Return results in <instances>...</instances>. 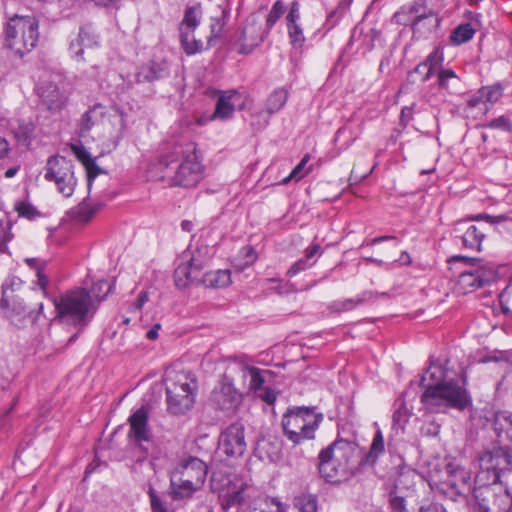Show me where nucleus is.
Returning a JSON list of instances; mask_svg holds the SVG:
<instances>
[{"mask_svg": "<svg viewBox=\"0 0 512 512\" xmlns=\"http://www.w3.org/2000/svg\"><path fill=\"white\" fill-rule=\"evenodd\" d=\"M38 94L42 104L50 111H60L66 103L65 95L57 85L47 83L38 88Z\"/></svg>", "mask_w": 512, "mask_h": 512, "instance_id": "nucleus-23", "label": "nucleus"}, {"mask_svg": "<svg viewBox=\"0 0 512 512\" xmlns=\"http://www.w3.org/2000/svg\"><path fill=\"white\" fill-rule=\"evenodd\" d=\"M429 483L451 500L473 493L474 489L471 472L455 462L447 463L443 469H431Z\"/></svg>", "mask_w": 512, "mask_h": 512, "instance_id": "nucleus-7", "label": "nucleus"}, {"mask_svg": "<svg viewBox=\"0 0 512 512\" xmlns=\"http://www.w3.org/2000/svg\"><path fill=\"white\" fill-rule=\"evenodd\" d=\"M480 97H483L486 104H494L503 95V89L500 84H494L491 86H484L479 89Z\"/></svg>", "mask_w": 512, "mask_h": 512, "instance_id": "nucleus-45", "label": "nucleus"}, {"mask_svg": "<svg viewBox=\"0 0 512 512\" xmlns=\"http://www.w3.org/2000/svg\"><path fill=\"white\" fill-rule=\"evenodd\" d=\"M27 297L8 299L5 303L0 300V308L6 319L18 328H25L30 324H34L37 315L43 310V303L38 304V313L35 312L27 302Z\"/></svg>", "mask_w": 512, "mask_h": 512, "instance_id": "nucleus-15", "label": "nucleus"}, {"mask_svg": "<svg viewBox=\"0 0 512 512\" xmlns=\"http://www.w3.org/2000/svg\"><path fill=\"white\" fill-rule=\"evenodd\" d=\"M444 53L440 47L435 48L421 63V68H426L424 76L420 78L422 83L427 82L434 74H438L443 67Z\"/></svg>", "mask_w": 512, "mask_h": 512, "instance_id": "nucleus-28", "label": "nucleus"}, {"mask_svg": "<svg viewBox=\"0 0 512 512\" xmlns=\"http://www.w3.org/2000/svg\"><path fill=\"white\" fill-rule=\"evenodd\" d=\"M288 99V92L284 88L274 90L267 98L266 111L269 115L278 112L285 105Z\"/></svg>", "mask_w": 512, "mask_h": 512, "instance_id": "nucleus-38", "label": "nucleus"}, {"mask_svg": "<svg viewBox=\"0 0 512 512\" xmlns=\"http://www.w3.org/2000/svg\"><path fill=\"white\" fill-rule=\"evenodd\" d=\"M118 122H119L120 128H119V131H118V133L116 135V139L120 140V139L123 138L124 131L126 130V127H127L126 120H125L124 114L122 112L119 115Z\"/></svg>", "mask_w": 512, "mask_h": 512, "instance_id": "nucleus-62", "label": "nucleus"}, {"mask_svg": "<svg viewBox=\"0 0 512 512\" xmlns=\"http://www.w3.org/2000/svg\"><path fill=\"white\" fill-rule=\"evenodd\" d=\"M389 506L391 512H410L407 508L406 498L398 495L396 491L389 493Z\"/></svg>", "mask_w": 512, "mask_h": 512, "instance_id": "nucleus-48", "label": "nucleus"}, {"mask_svg": "<svg viewBox=\"0 0 512 512\" xmlns=\"http://www.w3.org/2000/svg\"><path fill=\"white\" fill-rule=\"evenodd\" d=\"M310 160V155L306 154L301 161L293 168L290 174L281 180L280 184L286 185L291 181H299L304 178L310 171L311 167L306 168Z\"/></svg>", "mask_w": 512, "mask_h": 512, "instance_id": "nucleus-41", "label": "nucleus"}, {"mask_svg": "<svg viewBox=\"0 0 512 512\" xmlns=\"http://www.w3.org/2000/svg\"><path fill=\"white\" fill-rule=\"evenodd\" d=\"M324 416L315 407L295 406L288 408L281 419L283 435L294 446L315 438Z\"/></svg>", "mask_w": 512, "mask_h": 512, "instance_id": "nucleus-4", "label": "nucleus"}, {"mask_svg": "<svg viewBox=\"0 0 512 512\" xmlns=\"http://www.w3.org/2000/svg\"><path fill=\"white\" fill-rule=\"evenodd\" d=\"M99 208V204L91 206L84 201L72 211V215L77 221L88 222L96 214Z\"/></svg>", "mask_w": 512, "mask_h": 512, "instance_id": "nucleus-42", "label": "nucleus"}, {"mask_svg": "<svg viewBox=\"0 0 512 512\" xmlns=\"http://www.w3.org/2000/svg\"><path fill=\"white\" fill-rule=\"evenodd\" d=\"M245 429L243 424L236 422L223 430L219 437V448L231 457H240L246 450Z\"/></svg>", "mask_w": 512, "mask_h": 512, "instance_id": "nucleus-19", "label": "nucleus"}, {"mask_svg": "<svg viewBox=\"0 0 512 512\" xmlns=\"http://www.w3.org/2000/svg\"><path fill=\"white\" fill-rule=\"evenodd\" d=\"M460 77L450 68H441L437 74L436 84L440 89L447 91L450 94L458 92L460 87Z\"/></svg>", "mask_w": 512, "mask_h": 512, "instance_id": "nucleus-31", "label": "nucleus"}, {"mask_svg": "<svg viewBox=\"0 0 512 512\" xmlns=\"http://www.w3.org/2000/svg\"><path fill=\"white\" fill-rule=\"evenodd\" d=\"M76 41L81 42L84 48H91L98 44V36L90 26H84L79 29Z\"/></svg>", "mask_w": 512, "mask_h": 512, "instance_id": "nucleus-44", "label": "nucleus"}, {"mask_svg": "<svg viewBox=\"0 0 512 512\" xmlns=\"http://www.w3.org/2000/svg\"><path fill=\"white\" fill-rule=\"evenodd\" d=\"M69 51L73 57H75L77 59H82L84 47L81 44V42L76 41V37L71 39L70 44H69Z\"/></svg>", "mask_w": 512, "mask_h": 512, "instance_id": "nucleus-58", "label": "nucleus"}, {"mask_svg": "<svg viewBox=\"0 0 512 512\" xmlns=\"http://www.w3.org/2000/svg\"><path fill=\"white\" fill-rule=\"evenodd\" d=\"M475 29L470 23H462L457 26L450 35V42L454 45H461L473 38Z\"/></svg>", "mask_w": 512, "mask_h": 512, "instance_id": "nucleus-39", "label": "nucleus"}, {"mask_svg": "<svg viewBox=\"0 0 512 512\" xmlns=\"http://www.w3.org/2000/svg\"><path fill=\"white\" fill-rule=\"evenodd\" d=\"M148 495L150 497V505L153 512H168L167 508L153 487H149Z\"/></svg>", "mask_w": 512, "mask_h": 512, "instance_id": "nucleus-52", "label": "nucleus"}, {"mask_svg": "<svg viewBox=\"0 0 512 512\" xmlns=\"http://www.w3.org/2000/svg\"><path fill=\"white\" fill-rule=\"evenodd\" d=\"M242 251L245 253V255L247 257L246 264H251L255 261L256 255H255L254 249L252 247H249V246L244 247L242 249Z\"/></svg>", "mask_w": 512, "mask_h": 512, "instance_id": "nucleus-64", "label": "nucleus"}, {"mask_svg": "<svg viewBox=\"0 0 512 512\" xmlns=\"http://www.w3.org/2000/svg\"><path fill=\"white\" fill-rule=\"evenodd\" d=\"M316 255H321V246L317 243L310 245L305 250L304 258L296 261L287 271L289 277H293L298 273L305 271L316 263V259H313Z\"/></svg>", "mask_w": 512, "mask_h": 512, "instance_id": "nucleus-29", "label": "nucleus"}, {"mask_svg": "<svg viewBox=\"0 0 512 512\" xmlns=\"http://www.w3.org/2000/svg\"><path fill=\"white\" fill-rule=\"evenodd\" d=\"M394 407L395 410L392 417L393 428L403 430L410 419L411 412L407 408L405 400L401 397L395 400Z\"/></svg>", "mask_w": 512, "mask_h": 512, "instance_id": "nucleus-36", "label": "nucleus"}, {"mask_svg": "<svg viewBox=\"0 0 512 512\" xmlns=\"http://www.w3.org/2000/svg\"><path fill=\"white\" fill-rule=\"evenodd\" d=\"M44 177L54 182L57 190L65 197L73 194L77 184L73 162L63 156L56 155L47 160Z\"/></svg>", "mask_w": 512, "mask_h": 512, "instance_id": "nucleus-12", "label": "nucleus"}, {"mask_svg": "<svg viewBox=\"0 0 512 512\" xmlns=\"http://www.w3.org/2000/svg\"><path fill=\"white\" fill-rule=\"evenodd\" d=\"M288 37L291 46L294 49H301L305 43V36L300 24L287 25Z\"/></svg>", "mask_w": 512, "mask_h": 512, "instance_id": "nucleus-43", "label": "nucleus"}, {"mask_svg": "<svg viewBox=\"0 0 512 512\" xmlns=\"http://www.w3.org/2000/svg\"><path fill=\"white\" fill-rule=\"evenodd\" d=\"M208 467L204 461L189 457L173 472L170 479V493L174 500L190 498L201 489L206 480Z\"/></svg>", "mask_w": 512, "mask_h": 512, "instance_id": "nucleus-8", "label": "nucleus"}, {"mask_svg": "<svg viewBox=\"0 0 512 512\" xmlns=\"http://www.w3.org/2000/svg\"><path fill=\"white\" fill-rule=\"evenodd\" d=\"M201 20L200 6H190L185 9L184 17L179 25L181 47L187 55H193L203 49V43L194 37V32Z\"/></svg>", "mask_w": 512, "mask_h": 512, "instance_id": "nucleus-14", "label": "nucleus"}, {"mask_svg": "<svg viewBox=\"0 0 512 512\" xmlns=\"http://www.w3.org/2000/svg\"><path fill=\"white\" fill-rule=\"evenodd\" d=\"M86 174H87V180H88V188L91 187L92 181L100 174L102 173V169L98 166L95 159L90 161L89 163L84 165Z\"/></svg>", "mask_w": 512, "mask_h": 512, "instance_id": "nucleus-53", "label": "nucleus"}, {"mask_svg": "<svg viewBox=\"0 0 512 512\" xmlns=\"http://www.w3.org/2000/svg\"><path fill=\"white\" fill-rule=\"evenodd\" d=\"M167 411L183 415L194 403L198 389L197 379L190 371H169L165 377Z\"/></svg>", "mask_w": 512, "mask_h": 512, "instance_id": "nucleus-6", "label": "nucleus"}, {"mask_svg": "<svg viewBox=\"0 0 512 512\" xmlns=\"http://www.w3.org/2000/svg\"><path fill=\"white\" fill-rule=\"evenodd\" d=\"M496 277L497 272L494 267L486 264L472 265L460 273L458 285L468 293L492 283Z\"/></svg>", "mask_w": 512, "mask_h": 512, "instance_id": "nucleus-18", "label": "nucleus"}, {"mask_svg": "<svg viewBox=\"0 0 512 512\" xmlns=\"http://www.w3.org/2000/svg\"><path fill=\"white\" fill-rule=\"evenodd\" d=\"M488 127L493 129H501L503 131H510L511 130V122L510 119L504 115L499 116L498 118L493 119L489 124Z\"/></svg>", "mask_w": 512, "mask_h": 512, "instance_id": "nucleus-54", "label": "nucleus"}, {"mask_svg": "<svg viewBox=\"0 0 512 512\" xmlns=\"http://www.w3.org/2000/svg\"><path fill=\"white\" fill-rule=\"evenodd\" d=\"M210 259L207 245L197 246L194 251H185L174 271L176 287L183 290L191 285H200L203 269L208 266Z\"/></svg>", "mask_w": 512, "mask_h": 512, "instance_id": "nucleus-10", "label": "nucleus"}, {"mask_svg": "<svg viewBox=\"0 0 512 512\" xmlns=\"http://www.w3.org/2000/svg\"><path fill=\"white\" fill-rule=\"evenodd\" d=\"M417 512H446V510L439 503L425 500L421 502Z\"/></svg>", "mask_w": 512, "mask_h": 512, "instance_id": "nucleus-55", "label": "nucleus"}, {"mask_svg": "<svg viewBox=\"0 0 512 512\" xmlns=\"http://www.w3.org/2000/svg\"><path fill=\"white\" fill-rule=\"evenodd\" d=\"M15 210L20 217L27 219H34L39 215L37 209L31 203L26 201H17L15 203Z\"/></svg>", "mask_w": 512, "mask_h": 512, "instance_id": "nucleus-49", "label": "nucleus"}, {"mask_svg": "<svg viewBox=\"0 0 512 512\" xmlns=\"http://www.w3.org/2000/svg\"><path fill=\"white\" fill-rule=\"evenodd\" d=\"M376 295L377 294H375L372 291H364L357 298H348V299L333 302L331 304V308L337 312L349 311L360 304H363L367 301L372 300L374 298V296H376Z\"/></svg>", "mask_w": 512, "mask_h": 512, "instance_id": "nucleus-35", "label": "nucleus"}, {"mask_svg": "<svg viewBox=\"0 0 512 512\" xmlns=\"http://www.w3.org/2000/svg\"><path fill=\"white\" fill-rule=\"evenodd\" d=\"M210 401L213 406L222 411H234L242 401L241 393L235 388L233 378L224 373L214 387Z\"/></svg>", "mask_w": 512, "mask_h": 512, "instance_id": "nucleus-17", "label": "nucleus"}, {"mask_svg": "<svg viewBox=\"0 0 512 512\" xmlns=\"http://www.w3.org/2000/svg\"><path fill=\"white\" fill-rule=\"evenodd\" d=\"M147 301H148V293L147 292H141L138 295V297H137V299H136V301L134 303V306H135V308L137 310H140Z\"/></svg>", "mask_w": 512, "mask_h": 512, "instance_id": "nucleus-63", "label": "nucleus"}, {"mask_svg": "<svg viewBox=\"0 0 512 512\" xmlns=\"http://www.w3.org/2000/svg\"><path fill=\"white\" fill-rule=\"evenodd\" d=\"M413 116V108L412 107H404L401 110V123L406 126L412 119Z\"/></svg>", "mask_w": 512, "mask_h": 512, "instance_id": "nucleus-60", "label": "nucleus"}, {"mask_svg": "<svg viewBox=\"0 0 512 512\" xmlns=\"http://www.w3.org/2000/svg\"><path fill=\"white\" fill-rule=\"evenodd\" d=\"M105 107L100 104H94L90 107L82 116L80 122V133L83 135L84 133L89 132L94 125H96L105 115Z\"/></svg>", "mask_w": 512, "mask_h": 512, "instance_id": "nucleus-32", "label": "nucleus"}, {"mask_svg": "<svg viewBox=\"0 0 512 512\" xmlns=\"http://www.w3.org/2000/svg\"><path fill=\"white\" fill-rule=\"evenodd\" d=\"M73 151L83 166L94 159L91 154L82 146H73Z\"/></svg>", "mask_w": 512, "mask_h": 512, "instance_id": "nucleus-57", "label": "nucleus"}, {"mask_svg": "<svg viewBox=\"0 0 512 512\" xmlns=\"http://www.w3.org/2000/svg\"><path fill=\"white\" fill-rule=\"evenodd\" d=\"M56 310L54 321L74 327H85L90 319L93 309V295L83 289L77 288L53 298Z\"/></svg>", "mask_w": 512, "mask_h": 512, "instance_id": "nucleus-5", "label": "nucleus"}, {"mask_svg": "<svg viewBox=\"0 0 512 512\" xmlns=\"http://www.w3.org/2000/svg\"><path fill=\"white\" fill-rule=\"evenodd\" d=\"M299 3L297 1H294L291 4L290 10L288 12V15L286 16V25L289 24H298V21L300 19V11H299Z\"/></svg>", "mask_w": 512, "mask_h": 512, "instance_id": "nucleus-56", "label": "nucleus"}, {"mask_svg": "<svg viewBox=\"0 0 512 512\" xmlns=\"http://www.w3.org/2000/svg\"><path fill=\"white\" fill-rule=\"evenodd\" d=\"M168 75L169 68L165 60L150 61L139 68L136 74V80L139 83L154 82L163 79Z\"/></svg>", "mask_w": 512, "mask_h": 512, "instance_id": "nucleus-24", "label": "nucleus"}, {"mask_svg": "<svg viewBox=\"0 0 512 512\" xmlns=\"http://www.w3.org/2000/svg\"><path fill=\"white\" fill-rule=\"evenodd\" d=\"M380 36H381L380 32L375 29H371L365 35V39H369L368 50H371L374 47V41L380 39Z\"/></svg>", "mask_w": 512, "mask_h": 512, "instance_id": "nucleus-61", "label": "nucleus"}, {"mask_svg": "<svg viewBox=\"0 0 512 512\" xmlns=\"http://www.w3.org/2000/svg\"><path fill=\"white\" fill-rule=\"evenodd\" d=\"M454 232L455 238L460 239L463 247L477 251L480 250L485 234L476 225L466 221H459L455 225Z\"/></svg>", "mask_w": 512, "mask_h": 512, "instance_id": "nucleus-20", "label": "nucleus"}, {"mask_svg": "<svg viewBox=\"0 0 512 512\" xmlns=\"http://www.w3.org/2000/svg\"><path fill=\"white\" fill-rule=\"evenodd\" d=\"M157 165L161 177L170 179L176 186L191 187L202 179L203 165L194 142L175 144L159 158Z\"/></svg>", "mask_w": 512, "mask_h": 512, "instance_id": "nucleus-2", "label": "nucleus"}, {"mask_svg": "<svg viewBox=\"0 0 512 512\" xmlns=\"http://www.w3.org/2000/svg\"><path fill=\"white\" fill-rule=\"evenodd\" d=\"M111 290L112 285H110L108 281L102 280L93 286L92 293L99 301H102L111 292Z\"/></svg>", "mask_w": 512, "mask_h": 512, "instance_id": "nucleus-50", "label": "nucleus"}, {"mask_svg": "<svg viewBox=\"0 0 512 512\" xmlns=\"http://www.w3.org/2000/svg\"><path fill=\"white\" fill-rule=\"evenodd\" d=\"M264 35L260 31V27L253 19L245 26L239 37L240 50L242 54H249L252 50L264 41Z\"/></svg>", "mask_w": 512, "mask_h": 512, "instance_id": "nucleus-22", "label": "nucleus"}, {"mask_svg": "<svg viewBox=\"0 0 512 512\" xmlns=\"http://www.w3.org/2000/svg\"><path fill=\"white\" fill-rule=\"evenodd\" d=\"M35 126L30 120H17L16 127L13 128L14 135L19 143L24 145H29L33 134H34Z\"/></svg>", "mask_w": 512, "mask_h": 512, "instance_id": "nucleus-37", "label": "nucleus"}, {"mask_svg": "<svg viewBox=\"0 0 512 512\" xmlns=\"http://www.w3.org/2000/svg\"><path fill=\"white\" fill-rule=\"evenodd\" d=\"M224 26H225L224 16L222 18L212 19V23L210 25L211 33L207 40L208 48L213 47L215 45V41L221 37L222 32L224 30Z\"/></svg>", "mask_w": 512, "mask_h": 512, "instance_id": "nucleus-47", "label": "nucleus"}, {"mask_svg": "<svg viewBox=\"0 0 512 512\" xmlns=\"http://www.w3.org/2000/svg\"><path fill=\"white\" fill-rule=\"evenodd\" d=\"M467 105L472 109L478 108L482 113H486L489 109L484 98L480 97V90L469 97Z\"/></svg>", "mask_w": 512, "mask_h": 512, "instance_id": "nucleus-51", "label": "nucleus"}, {"mask_svg": "<svg viewBox=\"0 0 512 512\" xmlns=\"http://www.w3.org/2000/svg\"><path fill=\"white\" fill-rule=\"evenodd\" d=\"M505 488L497 484L474 487V504L479 512H511L512 493L509 480L505 481Z\"/></svg>", "mask_w": 512, "mask_h": 512, "instance_id": "nucleus-11", "label": "nucleus"}, {"mask_svg": "<svg viewBox=\"0 0 512 512\" xmlns=\"http://www.w3.org/2000/svg\"><path fill=\"white\" fill-rule=\"evenodd\" d=\"M430 0H416L409 9L414 35L426 37L435 31L441 23L438 13L429 6Z\"/></svg>", "mask_w": 512, "mask_h": 512, "instance_id": "nucleus-13", "label": "nucleus"}, {"mask_svg": "<svg viewBox=\"0 0 512 512\" xmlns=\"http://www.w3.org/2000/svg\"><path fill=\"white\" fill-rule=\"evenodd\" d=\"M360 450L355 442L336 439L318 455L320 475L330 483H342L358 471Z\"/></svg>", "mask_w": 512, "mask_h": 512, "instance_id": "nucleus-3", "label": "nucleus"}, {"mask_svg": "<svg viewBox=\"0 0 512 512\" xmlns=\"http://www.w3.org/2000/svg\"><path fill=\"white\" fill-rule=\"evenodd\" d=\"M149 412L145 406H141L128 419L130 431L128 436L134 438L138 442L149 441L151 431L148 425Z\"/></svg>", "mask_w": 512, "mask_h": 512, "instance_id": "nucleus-21", "label": "nucleus"}, {"mask_svg": "<svg viewBox=\"0 0 512 512\" xmlns=\"http://www.w3.org/2000/svg\"><path fill=\"white\" fill-rule=\"evenodd\" d=\"M2 296L0 300L6 303L8 299L28 297L31 293L24 287V282L16 276H10L5 279L1 286Z\"/></svg>", "mask_w": 512, "mask_h": 512, "instance_id": "nucleus-27", "label": "nucleus"}, {"mask_svg": "<svg viewBox=\"0 0 512 512\" xmlns=\"http://www.w3.org/2000/svg\"><path fill=\"white\" fill-rule=\"evenodd\" d=\"M219 97L216 101V106L210 120H228L233 117L235 108L232 100L239 93L236 90L218 91Z\"/></svg>", "mask_w": 512, "mask_h": 512, "instance_id": "nucleus-25", "label": "nucleus"}, {"mask_svg": "<svg viewBox=\"0 0 512 512\" xmlns=\"http://www.w3.org/2000/svg\"><path fill=\"white\" fill-rule=\"evenodd\" d=\"M422 431L426 435L437 436L440 432V426L435 423H429V424L423 426Z\"/></svg>", "mask_w": 512, "mask_h": 512, "instance_id": "nucleus-59", "label": "nucleus"}, {"mask_svg": "<svg viewBox=\"0 0 512 512\" xmlns=\"http://www.w3.org/2000/svg\"><path fill=\"white\" fill-rule=\"evenodd\" d=\"M240 371L243 378H249V389L255 392L263 387L266 375L270 374L269 370L249 366H240Z\"/></svg>", "mask_w": 512, "mask_h": 512, "instance_id": "nucleus-33", "label": "nucleus"}, {"mask_svg": "<svg viewBox=\"0 0 512 512\" xmlns=\"http://www.w3.org/2000/svg\"><path fill=\"white\" fill-rule=\"evenodd\" d=\"M24 261L29 268L35 271L37 277V285L42 290V292L46 294L49 285V279L45 273L48 261L41 258H26Z\"/></svg>", "mask_w": 512, "mask_h": 512, "instance_id": "nucleus-34", "label": "nucleus"}, {"mask_svg": "<svg viewBox=\"0 0 512 512\" xmlns=\"http://www.w3.org/2000/svg\"><path fill=\"white\" fill-rule=\"evenodd\" d=\"M293 504L297 512H317V498L309 493H301L294 497Z\"/></svg>", "mask_w": 512, "mask_h": 512, "instance_id": "nucleus-40", "label": "nucleus"}, {"mask_svg": "<svg viewBox=\"0 0 512 512\" xmlns=\"http://www.w3.org/2000/svg\"><path fill=\"white\" fill-rule=\"evenodd\" d=\"M465 384V378L462 379V384L453 379L445 381L442 367L431 364L421 376L420 385L425 388L421 402L436 413L446 412L449 408L462 411L472 404Z\"/></svg>", "mask_w": 512, "mask_h": 512, "instance_id": "nucleus-1", "label": "nucleus"}, {"mask_svg": "<svg viewBox=\"0 0 512 512\" xmlns=\"http://www.w3.org/2000/svg\"><path fill=\"white\" fill-rule=\"evenodd\" d=\"M38 28L39 23L34 16L15 15L9 19L5 28V47L22 58L36 47Z\"/></svg>", "mask_w": 512, "mask_h": 512, "instance_id": "nucleus-9", "label": "nucleus"}, {"mask_svg": "<svg viewBox=\"0 0 512 512\" xmlns=\"http://www.w3.org/2000/svg\"><path fill=\"white\" fill-rule=\"evenodd\" d=\"M377 427L376 432L374 434L372 443L370 445V449L367 453H365L358 462L359 466L370 465L373 466L378 460L379 456L385 452V443L382 431L378 427L377 423H375Z\"/></svg>", "mask_w": 512, "mask_h": 512, "instance_id": "nucleus-26", "label": "nucleus"}, {"mask_svg": "<svg viewBox=\"0 0 512 512\" xmlns=\"http://www.w3.org/2000/svg\"><path fill=\"white\" fill-rule=\"evenodd\" d=\"M285 12V5L281 0H277L267 16L266 27L267 33L272 29L276 22L282 17Z\"/></svg>", "mask_w": 512, "mask_h": 512, "instance_id": "nucleus-46", "label": "nucleus"}, {"mask_svg": "<svg viewBox=\"0 0 512 512\" xmlns=\"http://www.w3.org/2000/svg\"><path fill=\"white\" fill-rule=\"evenodd\" d=\"M245 487L246 485L243 483L236 485L228 477L221 476L219 478L216 472H212L211 488L213 491L219 492L220 505L225 512L243 504Z\"/></svg>", "mask_w": 512, "mask_h": 512, "instance_id": "nucleus-16", "label": "nucleus"}, {"mask_svg": "<svg viewBox=\"0 0 512 512\" xmlns=\"http://www.w3.org/2000/svg\"><path fill=\"white\" fill-rule=\"evenodd\" d=\"M231 283V275L229 270H216L203 272L201 284L206 288H224Z\"/></svg>", "mask_w": 512, "mask_h": 512, "instance_id": "nucleus-30", "label": "nucleus"}]
</instances>
